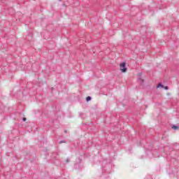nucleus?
Wrapping results in <instances>:
<instances>
[{
    "instance_id": "obj_1",
    "label": "nucleus",
    "mask_w": 179,
    "mask_h": 179,
    "mask_svg": "<svg viewBox=\"0 0 179 179\" xmlns=\"http://www.w3.org/2000/svg\"><path fill=\"white\" fill-rule=\"evenodd\" d=\"M127 63L125 62L120 64V71H122V72H127V67H125Z\"/></svg>"
},
{
    "instance_id": "obj_2",
    "label": "nucleus",
    "mask_w": 179,
    "mask_h": 179,
    "mask_svg": "<svg viewBox=\"0 0 179 179\" xmlns=\"http://www.w3.org/2000/svg\"><path fill=\"white\" fill-rule=\"evenodd\" d=\"M159 87H164V85L159 83L157 86V89H159Z\"/></svg>"
},
{
    "instance_id": "obj_3",
    "label": "nucleus",
    "mask_w": 179,
    "mask_h": 179,
    "mask_svg": "<svg viewBox=\"0 0 179 179\" xmlns=\"http://www.w3.org/2000/svg\"><path fill=\"white\" fill-rule=\"evenodd\" d=\"M86 100H87V101H90V100H92V97L91 96H87L86 98Z\"/></svg>"
},
{
    "instance_id": "obj_4",
    "label": "nucleus",
    "mask_w": 179,
    "mask_h": 179,
    "mask_svg": "<svg viewBox=\"0 0 179 179\" xmlns=\"http://www.w3.org/2000/svg\"><path fill=\"white\" fill-rule=\"evenodd\" d=\"M172 129H178V126H176V125H173V126L172 127Z\"/></svg>"
},
{
    "instance_id": "obj_5",
    "label": "nucleus",
    "mask_w": 179,
    "mask_h": 179,
    "mask_svg": "<svg viewBox=\"0 0 179 179\" xmlns=\"http://www.w3.org/2000/svg\"><path fill=\"white\" fill-rule=\"evenodd\" d=\"M140 82H141V83H143L145 82V80L143 79H139Z\"/></svg>"
},
{
    "instance_id": "obj_6",
    "label": "nucleus",
    "mask_w": 179,
    "mask_h": 179,
    "mask_svg": "<svg viewBox=\"0 0 179 179\" xmlns=\"http://www.w3.org/2000/svg\"><path fill=\"white\" fill-rule=\"evenodd\" d=\"M165 90H169V87L166 86V87H164Z\"/></svg>"
},
{
    "instance_id": "obj_7",
    "label": "nucleus",
    "mask_w": 179,
    "mask_h": 179,
    "mask_svg": "<svg viewBox=\"0 0 179 179\" xmlns=\"http://www.w3.org/2000/svg\"><path fill=\"white\" fill-rule=\"evenodd\" d=\"M59 143H65V141H61L59 142Z\"/></svg>"
},
{
    "instance_id": "obj_8",
    "label": "nucleus",
    "mask_w": 179,
    "mask_h": 179,
    "mask_svg": "<svg viewBox=\"0 0 179 179\" xmlns=\"http://www.w3.org/2000/svg\"><path fill=\"white\" fill-rule=\"evenodd\" d=\"M26 120H27L26 117H23L22 121L24 122V121H26Z\"/></svg>"
},
{
    "instance_id": "obj_9",
    "label": "nucleus",
    "mask_w": 179,
    "mask_h": 179,
    "mask_svg": "<svg viewBox=\"0 0 179 179\" xmlns=\"http://www.w3.org/2000/svg\"><path fill=\"white\" fill-rule=\"evenodd\" d=\"M66 162H67V163H69V159H67Z\"/></svg>"
},
{
    "instance_id": "obj_10",
    "label": "nucleus",
    "mask_w": 179,
    "mask_h": 179,
    "mask_svg": "<svg viewBox=\"0 0 179 179\" xmlns=\"http://www.w3.org/2000/svg\"><path fill=\"white\" fill-rule=\"evenodd\" d=\"M59 1H61V0H59Z\"/></svg>"
}]
</instances>
